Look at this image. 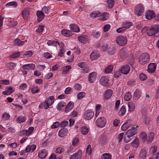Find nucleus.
I'll use <instances>...</instances> for the list:
<instances>
[{
    "mask_svg": "<svg viewBox=\"0 0 159 159\" xmlns=\"http://www.w3.org/2000/svg\"><path fill=\"white\" fill-rule=\"evenodd\" d=\"M154 136V134L153 133L149 134L148 136L146 133L144 132H141L139 135L140 140L143 142H147L148 143H151L152 141Z\"/></svg>",
    "mask_w": 159,
    "mask_h": 159,
    "instance_id": "f257e3e1",
    "label": "nucleus"
},
{
    "mask_svg": "<svg viewBox=\"0 0 159 159\" xmlns=\"http://www.w3.org/2000/svg\"><path fill=\"white\" fill-rule=\"evenodd\" d=\"M55 98L52 96L47 98L45 101L41 102L39 105V108H44L45 109H48L50 106L53 104L54 102Z\"/></svg>",
    "mask_w": 159,
    "mask_h": 159,
    "instance_id": "f03ea898",
    "label": "nucleus"
},
{
    "mask_svg": "<svg viewBox=\"0 0 159 159\" xmlns=\"http://www.w3.org/2000/svg\"><path fill=\"white\" fill-rule=\"evenodd\" d=\"M149 36L157 37L159 36V25H156L149 29L147 32Z\"/></svg>",
    "mask_w": 159,
    "mask_h": 159,
    "instance_id": "7ed1b4c3",
    "label": "nucleus"
},
{
    "mask_svg": "<svg viewBox=\"0 0 159 159\" xmlns=\"http://www.w3.org/2000/svg\"><path fill=\"white\" fill-rule=\"evenodd\" d=\"M144 11V7L142 4H138L135 6L134 12L136 16H142L143 13Z\"/></svg>",
    "mask_w": 159,
    "mask_h": 159,
    "instance_id": "20e7f679",
    "label": "nucleus"
},
{
    "mask_svg": "<svg viewBox=\"0 0 159 159\" xmlns=\"http://www.w3.org/2000/svg\"><path fill=\"white\" fill-rule=\"evenodd\" d=\"M150 60L149 55L147 53L142 54L140 56L139 59V62L140 64L144 65L148 62Z\"/></svg>",
    "mask_w": 159,
    "mask_h": 159,
    "instance_id": "39448f33",
    "label": "nucleus"
},
{
    "mask_svg": "<svg viewBox=\"0 0 159 159\" xmlns=\"http://www.w3.org/2000/svg\"><path fill=\"white\" fill-rule=\"evenodd\" d=\"M138 127L139 126L137 125H133L131 129L127 130L125 133L133 138V136L136 134L138 132Z\"/></svg>",
    "mask_w": 159,
    "mask_h": 159,
    "instance_id": "423d86ee",
    "label": "nucleus"
},
{
    "mask_svg": "<svg viewBox=\"0 0 159 159\" xmlns=\"http://www.w3.org/2000/svg\"><path fill=\"white\" fill-rule=\"evenodd\" d=\"M116 41L120 46H124L125 45L127 42L126 38L122 36H119L116 37Z\"/></svg>",
    "mask_w": 159,
    "mask_h": 159,
    "instance_id": "0eeeda50",
    "label": "nucleus"
},
{
    "mask_svg": "<svg viewBox=\"0 0 159 159\" xmlns=\"http://www.w3.org/2000/svg\"><path fill=\"white\" fill-rule=\"evenodd\" d=\"M77 66L82 69L83 72L87 73L89 71V68L87 63L85 62H80L78 63Z\"/></svg>",
    "mask_w": 159,
    "mask_h": 159,
    "instance_id": "6e6552de",
    "label": "nucleus"
},
{
    "mask_svg": "<svg viewBox=\"0 0 159 159\" xmlns=\"http://www.w3.org/2000/svg\"><path fill=\"white\" fill-rule=\"evenodd\" d=\"M106 121V119L104 117H100L97 120L96 124L98 127L103 128L105 126Z\"/></svg>",
    "mask_w": 159,
    "mask_h": 159,
    "instance_id": "1a4fd4ad",
    "label": "nucleus"
},
{
    "mask_svg": "<svg viewBox=\"0 0 159 159\" xmlns=\"http://www.w3.org/2000/svg\"><path fill=\"white\" fill-rule=\"evenodd\" d=\"M94 115V112L91 110H88L84 113V118L86 120L91 119Z\"/></svg>",
    "mask_w": 159,
    "mask_h": 159,
    "instance_id": "9d476101",
    "label": "nucleus"
},
{
    "mask_svg": "<svg viewBox=\"0 0 159 159\" xmlns=\"http://www.w3.org/2000/svg\"><path fill=\"white\" fill-rule=\"evenodd\" d=\"M109 78L107 76H103L100 80V84L104 87L108 86L109 85Z\"/></svg>",
    "mask_w": 159,
    "mask_h": 159,
    "instance_id": "9b49d317",
    "label": "nucleus"
},
{
    "mask_svg": "<svg viewBox=\"0 0 159 159\" xmlns=\"http://www.w3.org/2000/svg\"><path fill=\"white\" fill-rule=\"evenodd\" d=\"M146 18L148 20H150L155 17V14L152 10H149L145 12Z\"/></svg>",
    "mask_w": 159,
    "mask_h": 159,
    "instance_id": "f8f14e48",
    "label": "nucleus"
},
{
    "mask_svg": "<svg viewBox=\"0 0 159 159\" xmlns=\"http://www.w3.org/2000/svg\"><path fill=\"white\" fill-rule=\"evenodd\" d=\"M97 78V74L95 72L90 73L88 76L89 81L90 83H92L94 82Z\"/></svg>",
    "mask_w": 159,
    "mask_h": 159,
    "instance_id": "ddd939ff",
    "label": "nucleus"
},
{
    "mask_svg": "<svg viewBox=\"0 0 159 159\" xmlns=\"http://www.w3.org/2000/svg\"><path fill=\"white\" fill-rule=\"evenodd\" d=\"M131 120H127L125 121L121 126V129L123 131H125L127 130L132 125Z\"/></svg>",
    "mask_w": 159,
    "mask_h": 159,
    "instance_id": "4468645a",
    "label": "nucleus"
},
{
    "mask_svg": "<svg viewBox=\"0 0 159 159\" xmlns=\"http://www.w3.org/2000/svg\"><path fill=\"white\" fill-rule=\"evenodd\" d=\"M157 65L155 63H151L149 64L147 69V71L149 73H154L156 69Z\"/></svg>",
    "mask_w": 159,
    "mask_h": 159,
    "instance_id": "2eb2a0df",
    "label": "nucleus"
},
{
    "mask_svg": "<svg viewBox=\"0 0 159 159\" xmlns=\"http://www.w3.org/2000/svg\"><path fill=\"white\" fill-rule=\"evenodd\" d=\"M82 151L79 150L77 152L71 155L70 159H80L82 155Z\"/></svg>",
    "mask_w": 159,
    "mask_h": 159,
    "instance_id": "dca6fc26",
    "label": "nucleus"
},
{
    "mask_svg": "<svg viewBox=\"0 0 159 159\" xmlns=\"http://www.w3.org/2000/svg\"><path fill=\"white\" fill-rule=\"evenodd\" d=\"M79 41L81 43H89L90 40L89 38L86 35H82L78 37Z\"/></svg>",
    "mask_w": 159,
    "mask_h": 159,
    "instance_id": "f3484780",
    "label": "nucleus"
},
{
    "mask_svg": "<svg viewBox=\"0 0 159 159\" xmlns=\"http://www.w3.org/2000/svg\"><path fill=\"white\" fill-rule=\"evenodd\" d=\"M69 28L71 30L75 33H78L80 31L79 27L76 24H70L69 25Z\"/></svg>",
    "mask_w": 159,
    "mask_h": 159,
    "instance_id": "a211bd4d",
    "label": "nucleus"
},
{
    "mask_svg": "<svg viewBox=\"0 0 159 159\" xmlns=\"http://www.w3.org/2000/svg\"><path fill=\"white\" fill-rule=\"evenodd\" d=\"M48 154V152L47 150L43 149L39 152L38 156L40 158L43 159L45 158Z\"/></svg>",
    "mask_w": 159,
    "mask_h": 159,
    "instance_id": "6ab92c4d",
    "label": "nucleus"
},
{
    "mask_svg": "<svg viewBox=\"0 0 159 159\" xmlns=\"http://www.w3.org/2000/svg\"><path fill=\"white\" fill-rule=\"evenodd\" d=\"M90 58L92 60L98 59L100 56L99 52L97 51H94L90 55Z\"/></svg>",
    "mask_w": 159,
    "mask_h": 159,
    "instance_id": "aec40b11",
    "label": "nucleus"
},
{
    "mask_svg": "<svg viewBox=\"0 0 159 159\" xmlns=\"http://www.w3.org/2000/svg\"><path fill=\"white\" fill-rule=\"evenodd\" d=\"M74 107V103L72 101H70L66 105L65 110V112H68L72 110Z\"/></svg>",
    "mask_w": 159,
    "mask_h": 159,
    "instance_id": "412c9836",
    "label": "nucleus"
},
{
    "mask_svg": "<svg viewBox=\"0 0 159 159\" xmlns=\"http://www.w3.org/2000/svg\"><path fill=\"white\" fill-rule=\"evenodd\" d=\"M113 93V91L111 89L107 90L104 93V98L105 99H108L110 98Z\"/></svg>",
    "mask_w": 159,
    "mask_h": 159,
    "instance_id": "4be33fe9",
    "label": "nucleus"
},
{
    "mask_svg": "<svg viewBox=\"0 0 159 159\" xmlns=\"http://www.w3.org/2000/svg\"><path fill=\"white\" fill-rule=\"evenodd\" d=\"M65 106L66 103L62 101H61L57 104L56 108L58 111H61L63 110Z\"/></svg>",
    "mask_w": 159,
    "mask_h": 159,
    "instance_id": "5701e85b",
    "label": "nucleus"
},
{
    "mask_svg": "<svg viewBox=\"0 0 159 159\" xmlns=\"http://www.w3.org/2000/svg\"><path fill=\"white\" fill-rule=\"evenodd\" d=\"M120 70L122 73L126 74L129 73L130 70V67L129 66L125 65L122 67Z\"/></svg>",
    "mask_w": 159,
    "mask_h": 159,
    "instance_id": "b1692460",
    "label": "nucleus"
},
{
    "mask_svg": "<svg viewBox=\"0 0 159 159\" xmlns=\"http://www.w3.org/2000/svg\"><path fill=\"white\" fill-rule=\"evenodd\" d=\"M35 67V65L34 64H29L23 65L22 68L25 70L33 69Z\"/></svg>",
    "mask_w": 159,
    "mask_h": 159,
    "instance_id": "393cba45",
    "label": "nucleus"
},
{
    "mask_svg": "<svg viewBox=\"0 0 159 159\" xmlns=\"http://www.w3.org/2000/svg\"><path fill=\"white\" fill-rule=\"evenodd\" d=\"M68 130L66 128H63L59 130L58 133L59 136L61 137H64L67 134Z\"/></svg>",
    "mask_w": 159,
    "mask_h": 159,
    "instance_id": "a878e982",
    "label": "nucleus"
},
{
    "mask_svg": "<svg viewBox=\"0 0 159 159\" xmlns=\"http://www.w3.org/2000/svg\"><path fill=\"white\" fill-rule=\"evenodd\" d=\"M36 146L34 144L28 145L25 148V152H33L36 149Z\"/></svg>",
    "mask_w": 159,
    "mask_h": 159,
    "instance_id": "bb28decb",
    "label": "nucleus"
},
{
    "mask_svg": "<svg viewBox=\"0 0 159 159\" xmlns=\"http://www.w3.org/2000/svg\"><path fill=\"white\" fill-rule=\"evenodd\" d=\"M37 20L39 22L41 21L45 16L44 14L40 11H38L37 13Z\"/></svg>",
    "mask_w": 159,
    "mask_h": 159,
    "instance_id": "cd10ccee",
    "label": "nucleus"
},
{
    "mask_svg": "<svg viewBox=\"0 0 159 159\" xmlns=\"http://www.w3.org/2000/svg\"><path fill=\"white\" fill-rule=\"evenodd\" d=\"M34 129V128L33 127H31L29 128L28 130H24L22 131L21 133L23 135H28L32 133Z\"/></svg>",
    "mask_w": 159,
    "mask_h": 159,
    "instance_id": "c85d7f7f",
    "label": "nucleus"
},
{
    "mask_svg": "<svg viewBox=\"0 0 159 159\" xmlns=\"http://www.w3.org/2000/svg\"><path fill=\"white\" fill-rule=\"evenodd\" d=\"M102 15V14L98 11H93L90 14V16L92 18H95L99 17Z\"/></svg>",
    "mask_w": 159,
    "mask_h": 159,
    "instance_id": "c756f323",
    "label": "nucleus"
},
{
    "mask_svg": "<svg viewBox=\"0 0 159 159\" xmlns=\"http://www.w3.org/2000/svg\"><path fill=\"white\" fill-rule=\"evenodd\" d=\"M128 110L129 111H132L135 109V103L131 102H129L128 103Z\"/></svg>",
    "mask_w": 159,
    "mask_h": 159,
    "instance_id": "7c9ffc66",
    "label": "nucleus"
},
{
    "mask_svg": "<svg viewBox=\"0 0 159 159\" xmlns=\"http://www.w3.org/2000/svg\"><path fill=\"white\" fill-rule=\"evenodd\" d=\"M61 33L63 35L67 37L72 35V33L70 31L65 29L62 30L61 31Z\"/></svg>",
    "mask_w": 159,
    "mask_h": 159,
    "instance_id": "2f4dec72",
    "label": "nucleus"
},
{
    "mask_svg": "<svg viewBox=\"0 0 159 159\" xmlns=\"http://www.w3.org/2000/svg\"><path fill=\"white\" fill-rule=\"evenodd\" d=\"M101 105L100 104H97L95 107V116L96 117L98 116L101 112Z\"/></svg>",
    "mask_w": 159,
    "mask_h": 159,
    "instance_id": "473e14b6",
    "label": "nucleus"
},
{
    "mask_svg": "<svg viewBox=\"0 0 159 159\" xmlns=\"http://www.w3.org/2000/svg\"><path fill=\"white\" fill-rule=\"evenodd\" d=\"M22 15L24 19H26L29 16V12L28 8L25 9L22 11Z\"/></svg>",
    "mask_w": 159,
    "mask_h": 159,
    "instance_id": "72a5a7b5",
    "label": "nucleus"
},
{
    "mask_svg": "<svg viewBox=\"0 0 159 159\" xmlns=\"http://www.w3.org/2000/svg\"><path fill=\"white\" fill-rule=\"evenodd\" d=\"M47 44L48 46H55L57 44H60L57 40H49L47 42Z\"/></svg>",
    "mask_w": 159,
    "mask_h": 159,
    "instance_id": "f704fd0d",
    "label": "nucleus"
},
{
    "mask_svg": "<svg viewBox=\"0 0 159 159\" xmlns=\"http://www.w3.org/2000/svg\"><path fill=\"white\" fill-rule=\"evenodd\" d=\"M26 42V40H25V41H22L19 39H16L15 40L14 43V44L16 45L21 46L24 44L25 42Z\"/></svg>",
    "mask_w": 159,
    "mask_h": 159,
    "instance_id": "c9c22d12",
    "label": "nucleus"
},
{
    "mask_svg": "<svg viewBox=\"0 0 159 159\" xmlns=\"http://www.w3.org/2000/svg\"><path fill=\"white\" fill-rule=\"evenodd\" d=\"M147 152L144 149H142L139 154V158L140 159H144L146 157Z\"/></svg>",
    "mask_w": 159,
    "mask_h": 159,
    "instance_id": "e433bc0d",
    "label": "nucleus"
},
{
    "mask_svg": "<svg viewBox=\"0 0 159 159\" xmlns=\"http://www.w3.org/2000/svg\"><path fill=\"white\" fill-rule=\"evenodd\" d=\"M89 131V128L88 127L83 126L81 129V132L83 135H85L87 134Z\"/></svg>",
    "mask_w": 159,
    "mask_h": 159,
    "instance_id": "4c0bfd02",
    "label": "nucleus"
},
{
    "mask_svg": "<svg viewBox=\"0 0 159 159\" xmlns=\"http://www.w3.org/2000/svg\"><path fill=\"white\" fill-rule=\"evenodd\" d=\"M132 95L129 92H126L124 97V99L126 101H129L131 98Z\"/></svg>",
    "mask_w": 159,
    "mask_h": 159,
    "instance_id": "58836bf2",
    "label": "nucleus"
},
{
    "mask_svg": "<svg viewBox=\"0 0 159 159\" xmlns=\"http://www.w3.org/2000/svg\"><path fill=\"white\" fill-rule=\"evenodd\" d=\"M26 118L23 116H20L16 119V121L17 122L21 123L24 122L26 120Z\"/></svg>",
    "mask_w": 159,
    "mask_h": 159,
    "instance_id": "ea45409f",
    "label": "nucleus"
},
{
    "mask_svg": "<svg viewBox=\"0 0 159 159\" xmlns=\"http://www.w3.org/2000/svg\"><path fill=\"white\" fill-rule=\"evenodd\" d=\"M133 138H132L129 136L126 133H125V134L124 136V141L125 143H128L130 142Z\"/></svg>",
    "mask_w": 159,
    "mask_h": 159,
    "instance_id": "a19ab883",
    "label": "nucleus"
},
{
    "mask_svg": "<svg viewBox=\"0 0 159 159\" xmlns=\"http://www.w3.org/2000/svg\"><path fill=\"white\" fill-rule=\"evenodd\" d=\"M141 92L140 90L137 89L134 93V96L136 99H139L141 96Z\"/></svg>",
    "mask_w": 159,
    "mask_h": 159,
    "instance_id": "79ce46f5",
    "label": "nucleus"
},
{
    "mask_svg": "<svg viewBox=\"0 0 159 159\" xmlns=\"http://www.w3.org/2000/svg\"><path fill=\"white\" fill-rule=\"evenodd\" d=\"M139 139H135L131 143V145L134 147L137 148L138 147L139 144Z\"/></svg>",
    "mask_w": 159,
    "mask_h": 159,
    "instance_id": "37998d69",
    "label": "nucleus"
},
{
    "mask_svg": "<svg viewBox=\"0 0 159 159\" xmlns=\"http://www.w3.org/2000/svg\"><path fill=\"white\" fill-rule=\"evenodd\" d=\"M79 143V140L78 138L74 137L72 140V144L74 147H76L77 145Z\"/></svg>",
    "mask_w": 159,
    "mask_h": 159,
    "instance_id": "c03bdc74",
    "label": "nucleus"
},
{
    "mask_svg": "<svg viewBox=\"0 0 159 159\" xmlns=\"http://www.w3.org/2000/svg\"><path fill=\"white\" fill-rule=\"evenodd\" d=\"M113 66L112 65H109L107 66L105 70V72L107 74L111 73L112 70Z\"/></svg>",
    "mask_w": 159,
    "mask_h": 159,
    "instance_id": "a18cd8bd",
    "label": "nucleus"
},
{
    "mask_svg": "<svg viewBox=\"0 0 159 159\" xmlns=\"http://www.w3.org/2000/svg\"><path fill=\"white\" fill-rule=\"evenodd\" d=\"M101 157L103 159H111V156L110 154L106 153L103 154Z\"/></svg>",
    "mask_w": 159,
    "mask_h": 159,
    "instance_id": "49530a36",
    "label": "nucleus"
},
{
    "mask_svg": "<svg viewBox=\"0 0 159 159\" xmlns=\"http://www.w3.org/2000/svg\"><path fill=\"white\" fill-rule=\"evenodd\" d=\"M121 70L119 69L114 72V75L115 78H118L121 75Z\"/></svg>",
    "mask_w": 159,
    "mask_h": 159,
    "instance_id": "de8ad7c7",
    "label": "nucleus"
},
{
    "mask_svg": "<svg viewBox=\"0 0 159 159\" xmlns=\"http://www.w3.org/2000/svg\"><path fill=\"white\" fill-rule=\"evenodd\" d=\"M126 54V50L124 48H122L120 49L119 52V54L121 58L124 56Z\"/></svg>",
    "mask_w": 159,
    "mask_h": 159,
    "instance_id": "09e8293b",
    "label": "nucleus"
},
{
    "mask_svg": "<svg viewBox=\"0 0 159 159\" xmlns=\"http://www.w3.org/2000/svg\"><path fill=\"white\" fill-rule=\"evenodd\" d=\"M86 95V93L84 92H80L78 93L77 95V98L80 100L84 98Z\"/></svg>",
    "mask_w": 159,
    "mask_h": 159,
    "instance_id": "8fccbe9b",
    "label": "nucleus"
},
{
    "mask_svg": "<svg viewBox=\"0 0 159 159\" xmlns=\"http://www.w3.org/2000/svg\"><path fill=\"white\" fill-rule=\"evenodd\" d=\"M71 66L69 65H68L63 67L62 68V72L64 73H67V72L71 69Z\"/></svg>",
    "mask_w": 159,
    "mask_h": 159,
    "instance_id": "3c124183",
    "label": "nucleus"
},
{
    "mask_svg": "<svg viewBox=\"0 0 159 159\" xmlns=\"http://www.w3.org/2000/svg\"><path fill=\"white\" fill-rule=\"evenodd\" d=\"M126 111V109L125 107L123 106L121 107L120 109L119 112V116H123Z\"/></svg>",
    "mask_w": 159,
    "mask_h": 159,
    "instance_id": "603ef678",
    "label": "nucleus"
},
{
    "mask_svg": "<svg viewBox=\"0 0 159 159\" xmlns=\"http://www.w3.org/2000/svg\"><path fill=\"white\" fill-rule=\"evenodd\" d=\"M108 7L112 8L114 4V1L113 0H106Z\"/></svg>",
    "mask_w": 159,
    "mask_h": 159,
    "instance_id": "864d4df0",
    "label": "nucleus"
},
{
    "mask_svg": "<svg viewBox=\"0 0 159 159\" xmlns=\"http://www.w3.org/2000/svg\"><path fill=\"white\" fill-rule=\"evenodd\" d=\"M45 26L43 25H39L38 28L36 30V31L38 33H42L43 30Z\"/></svg>",
    "mask_w": 159,
    "mask_h": 159,
    "instance_id": "5fc2aeb1",
    "label": "nucleus"
},
{
    "mask_svg": "<svg viewBox=\"0 0 159 159\" xmlns=\"http://www.w3.org/2000/svg\"><path fill=\"white\" fill-rule=\"evenodd\" d=\"M109 14L108 13H105L102 15L101 18L102 20H106L108 19L109 17Z\"/></svg>",
    "mask_w": 159,
    "mask_h": 159,
    "instance_id": "6e6d98bb",
    "label": "nucleus"
},
{
    "mask_svg": "<svg viewBox=\"0 0 159 159\" xmlns=\"http://www.w3.org/2000/svg\"><path fill=\"white\" fill-rule=\"evenodd\" d=\"M20 56V53L19 52L13 53L9 56V57L12 58H18Z\"/></svg>",
    "mask_w": 159,
    "mask_h": 159,
    "instance_id": "4d7b16f0",
    "label": "nucleus"
},
{
    "mask_svg": "<svg viewBox=\"0 0 159 159\" xmlns=\"http://www.w3.org/2000/svg\"><path fill=\"white\" fill-rule=\"evenodd\" d=\"M140 79L141 80L144 81L146 80L147 78V76L143 73H141L139 75Z\"/></svg>",
    "mask_w": 159,
    "mask_h": 159,
    "instance_id": "13d9d810",
    "label": "nucleus"
},
{
    "mask_svg": "<svg viewBox=\"0 0 159 159\" xmlns=\"http://www.w3.org/2000/svg\"><path fill=\"white\" fill-rule=\"evenodd\" d=\"M7 67L10 70L13 69L16 66L15 63L11 62L7 64Z\"/></svg>",
    "mask_w": 159,
    "mask_h": 159,
    "instance_id": "bf43d9fd",
    "label": "nucleus"
},
{
    "mask_svg": "<svg viewBox=\"0 0 159 159\" xmlns=\"http://www.w3.org/2000/svg\"><path fill=\"white\" fill-rule=\"evenodd\" d=\"M7 7L12 6L13 7H16L17 6V3L15 2H11L8 3L6 5Z\"/></svg>",
    "mask_w": 159,
    "mask_h": 159,
    "instance_id": "052dcab7",
    "label": "nucleus"
},
{
    "mask_svg": "<svg viewBox=\"0 0 159 159\" xmlns=\"http://www.w3.org/2000/svg\"><path fill=\"white\" fill-rule=\"evenodd\" d=\"M157 150V147L155 146L152 147L149 150V152L151 153L154 154L155 153Z\"/></svg>",
    "mask_w": 159,
    "mask_h": 159,
    "instance_id": "680f3d73",
    "label": "nucleus"
},
{
    "mask_svg": "<svg viewBox=\"0 0 159 159\" xmlns=\"http://www.w3.org/2000/svg\"><path fill=\"white\" fill-rule=\"evenodd\" d=\"M132 25V23L131 22H125L123 26L125 28V30L129 28L130 26Z\"/></svg>",
    "mask_w": 159,
    "mask_h": 159,
    "instance_id": "e2e57ef3",
    "label": "nucleus"
},
{
    "mask_svg": "<svg viewBox=\"0 0 159 159\" xmlns=\"http://www.w3.org/2000/svg\"><path fill=\"white\" fill-rule=\"evenodd\" d=\"M39 89L38 86H34L31 89V92L32 93H35L39 92Z\"/></svg>",
    "mask_w": 159,
    "mask_h": 159,
    "instance_id": "0e129e2a",
    "label": "nucleus"
},
{
    "mask_svg": "<svg viewBox=\"0 0 159 159\" xmlns=\"http://www.w3.org/2000/svg\"><path fill=\"white\" fill-rule=\"evenodd\" d=\"M120 121L119 120L117 119H115L113 122V125L115 127H117L118 126L120 123Z\"/></svg>",
    "mask_w": 159,
    "mask_h": 159,
    "instance_id": "69168bd1",
    "label": "nucleus"
},
{
    "mask_svg": "<svg viewBox=\"0 0 159 159\" xmlns=\"http://www.w3.org/2000/svg\"><path fill=\"white\" fill-rule=\"evenodd\" d=\"M64 148L61 147L57 148L56 150V152L57 153H61L64 151Z\"/></svg>",
    "mask_w": 159,
    "mask_h": 159,
    "instance_id": "338daca9",
    "label": "nucleus"
},
{
    "mask_svg": "<svg viewBox=\"0 0 159 159\" xmlns=\"http://www.w3.org/2000/svg\"><path fill=\"white\" fill-rule=\"evenodd\" d=\"M41 11L44 14L45 13L46 14H48L49 12L48 9L46 7H43Z\"/></svg>",
    "mask_w": 159,
    "mask_h": 159,
    "instance_id": "774afa93",
    "label": "nucleus"
}]
</instances>
